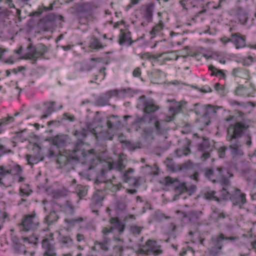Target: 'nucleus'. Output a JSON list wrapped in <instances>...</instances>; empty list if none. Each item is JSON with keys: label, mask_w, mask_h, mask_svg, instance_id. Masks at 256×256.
<instances>
[{"label": "nucleus", "mask_w": 256, "mask_h": 256, "mask_svg": "<svg viewBox=\"0 0 256 256\" xmlns=\"http://www.w3.org/2000/svg\"><path fill=\"white\" fill-rule=\"evenodd\" d=\"M247 126L242 123L236 122L228 128L226 140L230 143L228 149L232 158H237L244 154L242 148V142L240 140Z\"/></svg>", "instance_id": "obj_1"}, {"label": "nucleus", "mask_w": 256, "mask_h": 256, "mask_svg": "<svg viewBox=\"0 0 256 256\" xmlns=\"http://www.w3.org/2000/svg\"><path fill=\"white\" fill-rule=\"evenodd\" d=\"M149 123H152L154 128H146L144 130V134L146 138H154V134L158 135L162 134L166 130V122L164 120H160L156 116H150L149 118Z\"/></svg>", "instance_id": "obj_2"}, {"label": "nucleus", "mask_w": 256, "mask_h": 256, "mask_svg": "<svg viewBox=\"0 0 256 256\" xmlns=\"http://www.w3.org/2000/svg\"><path fill=\"white\" fill-rule=\"evenodd\" d=\"M18 226L22 233L34 231L39 228L40 220L36 212H33L30 214L24 215Z\"/></svg>", "instance_id": "obj_3"}, {"label": "nucleus", "mask_w": 256, "mask_h": 256, "mask_svg": "<svg viewBox=\"0 0 256 256\" xmlns=\"http://www.w3.org/2000/svg\"><path fill=\"white\" fill-rule=\"evenodd\" d=\"M194 110L197 114L204 113L203 116L199 121L200 124L201 123L204 124V127H206L209 124L210 122V118L215 116L216 114V109L210 105L201 106L196 104Z\"/></svg>", "instance_id": "obj_4"}, {"label": "nucleus", "mask_w": 256, "mask_h": 256, "mask_svg": "<svg viewBox=\"0 0 256 256\" xmlns=\"http://www.w3.org/2000/svg\"><path fill=\"white\" fill-rule=\"evenodd\" d=\"M137 106L142 108L144 113L148 114L154 113L160 108L154 99L144 95L138 98Z\"/></svg>", "instance_id": "obj_5"}, {"label": "nucleus", "mask_w": 256, "mask_h": 256, "mask_svg": "<svg viewBox=\"0 0 256 256\" xmlns=\"http://www.w3.org/2000/svg\"><path fill=\"white\" fill-rule=\"evenodd\" d=\"M162 252L161 246L158 244L156 240H148L144 244L139 245L138 254H144L147 255H159Z\"/></svg>", "instance_id": "obj_6"}, {"label": "nucleus", "mask_w": 256, "mask_h": 256, "mask_svg": "<svg viewBox=\"0 0 256 256\" xmlns=\"http://www.w3.org/2000/svg\"><path fill=\"white\" fill-rule=\"evenodd\" d=\"M205 176L213 182H220L221 184H228L229 180L222 174V168L221 166L216 168H208L205 170Z\"/></svg>", "instance_id": "obj_7"}, {"label": "nucleus", "mask_w": 256, "mask_h": 256, "mask_svg": "<svg viewBox=\"0 0 256 256\" xmlns=\"http://www.w3.org/2000/svg\"><path fill=\"white\" fill-rule=\"evenodd\" d=\"M7 172L10 176V180H12L13 182L14 181L22 182L24 180V178L22 176V170L20 166L14 163L6 164Z\"/></svg>", "instance_id": "obj_8"}, {"label": "nucleus", "mask_w": 256, "mask_h": 256, "mask_svg": "<svg viewBox=\"0 0 256 256\" xmlns=\"http://www.w3.org/2000/svg\"><path fill=\"white\" fill-rule=\"evenodd\" d=\"M74 134L78 138V142L76 143L74 149V153L76 154L73 158L78 160L80 158V154H84V152L83 150H81V148L83 146L82 140L85 138L87 135L86 130L83 128L81 130H76Z\"/></svg>", "instance_id": "obj_9"}, {"label": "nucleus", "mask_w": 256, "mask_h": 256, "mask_svg": "<svg viewBox=\"0 0 256 256\" xmlns=\"http://www.w3.org/2000/svg\"><path fill=\"white\" fill-rule=\"evenodd\" d=\"M53 234L50 233L48 238H44L42 240V248L44 250L43 256H56V248L50 243L53 240Z\"/></svg>", "instance_id": "obj_10"}, {"label": "nucleus", "mask_w": 256, "mask_h": 256, "mask_svg": "<svg viewBox=\"0 0 256 256\" xmlns=\"http://www.w3.org/2000/svg\"><path fill=\"white\" fill-rule=\"evenodd\" d=\"M224 240V234L222 233L218 236L212 237L208 248L210 252L214 254L218 253L222 249Z\"/></svg>", "instance_id": "obj_11"}, {"label": "nucleus", "mask_w": 256, "mask_h": 256, "mask_svg": "<svg viewBox=\"0 0 256 256\" xmlns=\"http://www.w3.org/2000/svg\"><path fill=\"white\" fill-rule=\"evenodd\" d=\"M154 9V4L153 3L142 5L140 7V11L142 18L148 23L152 22Z\"/></svg>", "instance_id": "obj_12"}, {"label": "nucleus", "mask_w": 256, "mask_h": 256, "mask_svg": "<svg viewBox=\"0 0 256 256\" xmlns=\"http://www.w3.org/2000/svg\"><path fill=\"white\" fill-rule=\"evenodd\" d=\"M230 200L234 205L242 208L244 204L246 202V194L242 192L240 189L234 187Z\"/></svg>", "instance_id": "obj_13"}, {"label": "nucleus", "mask_w": 256, "mask_h": 256, "mask_svg": "<svg viewBox=\"0 0 256 256\" xmlns=\"http://www.w3.org/2000/svg\"><path fill=\"white\" fill-rule=\"evenodd\" d=\"M164 181L166 186L172 185L174 188V190L176 195L181 194L186 191V182L180 183L170 177L166 178Z\"/></svg>", "instance_id": "obj_14"}, {"label": "nucleus", "mask_w": 256, "mask_h": 256, "mask_svg": "<svg viewBox=\"0 0 256 256\" xmlns=\"http://www.w3.org/2000/svg\"><path fill=\"white\" fill-rule=\"evenodd\" d=\"M48 51L46 47L42 44H38L36 46L34 50L26 54V58L30 60H36Z\"/></svg>", "instance_id": "obj_15"}, {"label": "nucleus", "mask_w": 256, "mask_h": 256, "mask_svg": "<svg viewBox=\"0 0 256 256\" xmlns=\"http://www.w3.org/2000/svg\"><path fill=\"white\" fill-rule=\"evenodd\" d=\"M7 172L6 165L0 166V185L8 188L13 184V181L10 180V176Z\"/></svg>", "instance_id": "obj_16"}, {"label": "nucleus", "mask_w": 256, "mask_h": 256, "mask_svg": "<svg viewBox=\"0 0 256 256\" xmlns=\"http://www.w3.org/2000/svg\"><path fill=\"white\" fill-rule=\"evenodd\" d=\"M232 42L236 49L242 48L246 46V36L240 32L232 34Z\"/></svg>", "instance_id": "obj_17"}, {"label": "nucleus", "mask_w": 256, "mask_h": 256, "mask_svg": "<svg viewBox=\"0 0 256 256\" xmlns=\"http://www.w3.org/2000/svg\"><path fill=\"white\" fill-rule=\"evenodd\" d=\"M102 60L101 58H92L89 61H84L80 64V70L88 71L96 66L97 63L100 62Z\"/></svg>", "instance_id": "obj_18"}, {"label": "nucleus", "mask_w": 256, "mask_h": 256, "mask_svg": "<svg viewBox=\"0 0 256 256\" xmlns=\"http://www.w3.org/2000/svg\"><path fill=\"white\" fill-rule=\"evenodd\" d=\"M210 146L209 140L206 138H202V142L198 144V150L204 152L201 156V158L204 160H206L210 156V152L208 150Z\"/></svg>", "instance_id": "obj_19"}, {"label": "nucleus", "mask_w": 256, "mask_h": 256, "mask_svg": "<svg viewBox=\"0 0 256 256\" xmlns=\"http://www.w3.org/2000/svg\"><path fill=\"white\" fill-rule=\"evenodd\" d=\"M133 42H134L132 40L130 32L126 30H121L119 36V44L120 45L126 44L129 46Z\"/></svg>", "instance_id": "obj_20"}, {"label": "nucleus", "mask_w": 256, "mask_h": 256, "mask_svg": "<svg viewBox=\"0 0 256 256\" xmlns=\"http://www.w3.org/2000/svg\"><path fill=\"white\" fill-rule=\"evenodd\" d=\"M118 92L116 90H110L106 92L104 96L98 98L96 100V104L99 106H104L108 104L109 100L112 96H117Z\"/></svg>", "instance_id": "obj_21"}, {"label": "nucleus", "mask_w": 256, "mask_h": 256, "mask_svg": "<svg viewBox=\"0 0 256 256\" xmlns=\"http://www.w3.org/2000/svg\"><path fill=\"white\" fill-rule=\"evenodd\" d=\"M230 182L228 184H222L223 187L220 191L221 198L225 200H231V197L234 192V187L230 186Z\"/></svg>", "instance_id": "obj_22"}, {"label": "nucleus", "mask_w": 256, "mask_h": 256, "mask_svg": "<svg viewBox=\"0 0 256 256\" xmlns=\"http://www.w3.org/2000/svg\"><path fill=\"white\" fill-rule=\"evenodd\" d=\"M102 126V118L98 116H96L91 122L86 124V128L90 132L94 134H96V129Z\"/></svg>", "instance_id": "obj_23"}, {"label": "nucleus", "mask_w": 256, "mask_h": 256, "mask_svg": "<svg viewBox=\"0 0 256 256\" xmlns=\"http://www.w3.org/2000/svg\"><path fill=\"white\" fill-rule=\"evenodd\" d=\"M182 214L183 218H188L190 222H192L199 220L202 215V212L200 210H192L188 213L182 212Z\"/></svg>", "instance_id": "obj_24"}, {"label": "nucleus", "mask_w": 256, "mask_h": 256, "mask_svg": "<svg viewBox=\"0 0 256 256\" xmlns=\"http://www.w3.org/2000/svg\"><path fill=\"white\" fill-rule=\"evenodd\" d=\"M125 161L124 158L120 156L118 160L112 163L110 162L108 164V168L110 170L114 169L118 171H121L126 167V164H124Z\"/></svg>", "instance_id": "obj_25"}, {"label": "nucleus", "mask_w": 256, "mask_h": 256, "mask_svg": "<svg viewBox=\"0 0 256 256\" xmlns=\"http://www.w3.org/2000/svg\"><path fill=\"white\" fill-rule=\"evenodd\" d=\"M134 170L132 168H129L127 171H126L124 174V181L126 182H130L131 180H133L132 184L134 186H138L140 178H135L133 176L132 174L134 172Z\"/></svg>", "instance_id": "obj_26"}, {"label": "nucleus", "mask_w": 256, "mask_h": 256, "mask_svg": "<svg viewBox=\"0 0 256 256\" xmlns=\"http://www.w3.org/2000/svg\"><path fill=\"white\" fill-rule=\"evenodd\" d=\"M110 222L112 224V226L109 228H112V232L114 229L118 230L120 233L124 232L125 226L118 220V218H112L110 219Z\"/></svg>", "instance_id": "obj_27"}, {"label": "nucleus", "mask_w": 256, "mask_h": 256, "mask_svg": "<svg viewBox=\"0 0 256 256\" xmlns=\"http://www.w3.org/2000/svg\"><path fill=\"white\" fill-rule=\"evenodd\" d=\"M89 8L90 6L88 4H84L82 6V12L84 15V16H86L88 24L94 22L96 19L91 10H86Z\"/></svg>", "instance_id": "obj_28"}, {"label": "nucleus", "mask_w": 256, "mask_h": 256, "mask_svg": "<svg viewBox=\"0 0 256 256\" xmlns=\"http://www.w3.org/2000/svg\"><path fill=\"white\" fill-rule=\"evenodd\" d=\"M67 138L66 136L58 135L53 138L52 142V144L58 147H62L64 146Z\"/></svg>", "instance_id": "obj_29"}, {"label": "nucleus", "mask_w": 256, "mask_h": 256, "mask_svg": "<svg viewBox=\"0 0 256 256\" xmlns=\"http://www.w3.org/2000/svg\"><path fill=\"white\" fill-rule=\"evenodd\" d=\"M108 242L102 240V241L96 240L94 242V246L92 248V249L95 250L98 248L103 251L107 252L109 250Z\"/></svg>", "instance_id": "obj_30"}, {"label": "nucleus", "mask_w": 256, "mask_h": 256, "mask_svg": "<svg viewBox=\"0 0 256 256\" xmlns=\"http://www.w3.org/2000/svg\"><path fill=\"white\" fill-rule=\"evenodd\" d=\"M104 46L100 40L95 37L92 38L89 42V47L93 50H98L102 49Z\"/></svg>", "instance_id": "obj_31"}, {"label": "nucleus", "mask_w": 256, "mask_h": 256, "mask_svg": "<svg viewBox=\"0 0 256 256\" xmlns=\"http://www.w3.org/2000/svg\"><path fill=\"white\" fill-rule=\"evenodd\" d=\"M226 217L224 212H220L216 210H214L210 216L209 220L210 222H218V220L224 219Z\"/></svg>", "instance_id": "obj_32"}, {"label": "nucleus", "mask_w": 256, "mask_h": 256, "mask_svg": "<svg viewBox=\"0 0 256 256\" xmlns=\"http://www.w3.org/2000/svg\"><path fill=\"white\" fill-rule=\"evenodd\" d=\"M60 242L64 247H71L73 245V240L70 236H61Z\"/></svg>", "instance_id": "obj_33"}, {"label": "nucleus", "mask_w": 256, "mask_h": 256, "mask_svg": "<svg viewBox=\"0 0 256 256\" xmlns=\"http://www.w3.org/2000/svg\"><path fill=\"white\" fill-rule=\"evenodd\" d=\"M58 218V215L55 212H51L48 215L46 216L44 222L50 225L54 222L57 221Z\"/></svg>", "instance_id": "obj_34"}, {"label": "nucleus", "mask_w": 256, "mask_h": 256, "mask_svg": "<svg viewBox=\"0 0 256 256\" xmlns=\"http://www.w3.org/2000/svg\"><path fill=\"white\" fill-rule=\"evenodd\" d=\"M112 232V228H108V227L103 228L102 230V240L106 242H110V238L109 235Z\"/></svg>", "instance_id": "obj_35"}, {"label": "nucleus", "mask_w": 256, "mask_h": 256, "mask_svg": "<svg viewBox=\"0 0 256 256\" xmlns=\"http://www.w3.org/2000/svg\"><path fill=\"white\" fill-rule=\"evenodd\" d=\"M22 238L24 242L34 245L37 244L38 242V237L34 234L30 236H22Z\"/></svg>", "instance_id": "obj_36"}, {"label": "nucleus", "mask_w": 256, "mask_h": 256, "mask_svg": "<svg viewBox=\"0 0 256 256\" xmlns=\"http://www.w3.org/2000/svg\"><path fill=\"white\" fill-rule=\"evenodd\" d=\"M26 159L28 161V164L31 166L37 164L40 161L42 160V159L39 156V153L36 156L27 154L26 155Z\"/></svg>", "instance_id": "obj_37"}, {"label": "nucleus", "mask_w": 256, "mask_h": 256, "mask_svg": "<svg viewBox=\"0 0 256 256\" xmlns=\"http://www.w3.org/2000/svg\"><path fill=\"white\" fill-rule=\"evenodd\" d=\"M76 192L80 198L85 196L88 192V187L82 185H78L76 189Z\"/></svg>", "instance_id": "obj_38"}, {"label": "nucleus", "mask_w": 256, "mask_h": 256, "mask_svg": "<svg viewBox=\"0 0 256 256\" xmlns=\"http://www.w3.org/2000/svg\"><path fill=\"white\" fill-rule=\"evenodd\" d=\"M216 192L212 190H206L204 193V197L207 200H212L218 202H220V198L215 196Z\"/></svg>", "instance_id": "obj_39"}, {"label": "nucleus", "mask_w": 256, "mask_h": 256, "mask_svg": "<svg viewBox=\"0 0 256 256\" xmlns=\"http://www.w3.org/2000/svg\"><path fill=\"white\" fill-rule=\"evenodd\" d=\"M164 23L160 21V22L153 27L152 30L150 32V35L152 38L154 37L156 35L159 34L164 28Z\"/></svg>", "instance_id": "obj_40"}, {"label": "nucleus", "mask_w": 256, "mask_h": 256, "mask_svg": "<svg viewBox=\"0 0 256 256\" xmlns=\"http://www.w3.org/2000/svg\"><path fill=\"white\" fill-rule=\"evenodd\" d=\"M236 14L240 18V20L242 22H244L246 21L247 17L244 10L240 7L238 6L236 9Z\"/></svg>", "instance_id": "obj_41"}, {"label": "nucleus", "mask_w": 256, "mask_h": 256, "mask_svg": "<svg viewBox=\"0 0 256 256\" xmlns=\"http://www.w3.org/2000/svg\"><path fill=\"white\" fill-rule=\"evenodd\" d=\"M208 70L212 72V76H220L223 78L225 77V74L221 70L217 69L212 65L208 66Z\"/></svg>", "instance_id": "obj_42"}, {"label": "nucleus", "mask_w": 256, "mask_h": 256, "mask_svg": "<svg viewBox=\"0 0 256 256\" xmlns=\"http://www.w3.org/2000/svg\"><path fill=\"white\" fill-rule=\"evenodd\" d=\"M57 162L60 164L61 167L66 166L69 161L67 156L59 154L56 159Z\"/></svg>", "instance_id": "obj_43"}, {"label": "nucleus", "mask_w": 256, "mask_h": 256, "mask_svg": "<svg viewBox=\"0 0 256 256\" xmlns=\"http://www.w3.org/2000/svg\"><path fill=\"white\" fill-rule=\"evenodd\" d=\"M12 247L14 252L16 254H26V250L24 245L21 243H19L15 245H12Z\"/></svg>", "instance_id": "obj_44"}, {"label": "nucleus", "mask_w": 256, "mask_h": 256, "mask_svg": "<svg viewBox=\"0 0 256 256\" xmlns=\"http://www.w3.org/2000/svg\"><path fill=\"white\" fill-rule=\"evenodd\" d=\"M106 68L105 67H102L100 68L98 70V74H94V80H99L100 82L102 81L106 75Z\"/></svg>", "instance_id": "obj_45"}, {"label": "nucleus", "mask_w": 256, "mask_h": 256, "mask_svg": "<svg viewBox=\"0 0 256 256\" xmlns=\"http://www.w3.org/2000/svg\"><path fill=\"white\" fill-rule=\"evenodd\" d=\"M102 200V196H100L98 193H96L94 194L92 200L93 204H94L95 205L101 206Z\"/></svg>", "instance_id": "obj_46"}, {"label": "nucleus", "mask_w": 256, "mask_h": 256, "mask_svg": "<svg viewBox=\"0 0 256 256\" xmlns=\"http://www.w3.org/2000/svg\"><path fill=\"white\" fill-rule=\"evenodd\" d=\"M150 116L144 115L142 117H137L134 120V123L136 124H142L146 122L147 120L149 122V118Z\"/></svg>", "instance_id": "obj_47"}, {"label": "nucleus", "mask_w": 256, "mask_h": 256, "mask_svg": "<svg viewBox=\"0 0 256 256\" xmlns=\"http://www.w3.org/2000/svg\"><path fill=\"white\" fill-rule=\"evenodd\" d=\"M143 228L142 227L138 226H130V232L134 235H139L140 234V232Z\"/></svg>", "instance_id": "obj_48"}, {"label": "nucleus", "mask_w": 256, "mask_h": 256, "mask_svg": "<svg viewBox=\"0 0 256 256\" xmlns=\"http://www.w3.org/2000/svg\"><path fill=\"white\" fill-rule=\"evenodd\" d=\"M228 150L226 146L220 147L218 150V154L220 158H224L226 156V152Z\"/></svg>", "instance_id": "obj_49"}, {"label": "nucleus", "mask_w": 256, "mask_h": 256, "mask_svg": "<svg viewBox=\"0 0 256 256\" xmlns=\"http://www.w3.org/2000/svg\"><path fill=\"white\" fill-rule=\"evenodd\" d=\"M11 152L12 150H10L4 146L0 144V157L6 154Z\"/></svg>", "instance_id": "obj_50"}, {"label": "nucleus", "mask_w": 256, "mask_h": 256, "mask_svg": "<svg viewBox=\"0 0 256 256\" xmlns=\"http://www.w3.org/2000/svg\"><path fill=\"white\" fill-rule=\"evenodd\" d=\"M253 58V57L251 56L244 58L242 61L243 64L246 66L250 65L254 62Z\"/></svg>", "instance_id": "obj_51"}, {"label": "nucleus", "mask_w": 256, "mask_h": 256, "mask_svg": "<svg viewBox=\"0 0 256 256\" xmlns=\"http://www.w3.org/2000/svg\"><path fill=\"white\" fill-rule=\"evenodd\" d=\"M190 142L189 140H188L186 143L185 144V146L182 150V154H183L185 156H187L188 154L190 153Z\"/></svg>", "instance_id": "obj_52"}, {"label": "nucleus", "mask_w": 256, "mask_h": 256, "mask_svg": "<svg viewBox=\"0 0 256 256\" xmlns=\"http://www.w3.org/2000/svg\"><path fill=\"white\" fill-rule=\"evenodd\" d=\"M246 72L243 68H236L233 70V74L236 76H241L240 73Z\"/></svg>", "instance_id": "obj_53"}, {"label": "nucleus", "mask_w": 256, "mask_h": 256, "mask_svg": "<svg viewBox=\"0 0 256 256\" xmlns=\"http://www.w3.org/2000/svg\"><path fill=\"white\" fill-rule=\"evenodd\" d=\"M196 187L194 184H186V192H189L190 194L196 191Z\"/></svg>", "instance_id": "obj_54"}, {"label": "nucleus", "mask_w": 256, "mask_h": 256, "mask_svg": "<svg viewBox=\"0 0 256 256\" xmlns=\"http://www.w3.org/2000/svg\"><path fill=\"white\" fill-rule=\"evenodd\" d=\"M84 16V15L83 12H82L80 16L79 22L80 24H88V20H86V16Z\"/></svg>", "instance_id": "obj_55"}, {"label": "nucleus", "mask_w": 256, "mask_h": 256, "mask_svg": "<svg viewBox=\"0 0 256 256\" xmlns=\"http://www.w3.org/2000/svg\"><path fill=\"white\" fill-rule=\"evenodd\" d=\"M56 19V16L54 14L51 13L47 15L45 18L44 20L46 21H50V22H53Z\"/></svg>", "instance_id": "obj_56"}, {"label": "nucleus", "mask_w": 256, "mask_h": 256, "mask_svg": "<svg viewBox=\"0 0 256 256\" xmlns=\"http://www.w3.org/2000/svg\"><path fill=\"white\" fill-rule=\"evenodd\" d=\"M141 69L140 68H136L132 72V75L134 77H140L141 76Z\"/></svg>", "instance_id": "obj_57"}, {"label": "nucleus", "mask_w": 256, "mask_h": 256, "mask_svg": "<svg viewBox=\"0 0 256 256\" xmlns=\"http://www.w3.org/2000/svg\"><path fill=\"white\" fill-rule=\"evenodd\" d=\"M126 206L124 203L118 201L116 202V208L120 210H123L126 208Z\"/></svg>", "instance_id": "obj_58"}, {"label": "nucleus", "mask_w": 256, "mask_h": 256, "mask_svg": "<svg viewBox=\"0 0 256 256\" xmlns=\"http://www.w3.org/2000/svg\"><path fill=\"white\" fill-rule=\"evenodd\" d=\"M114 250L118 252V254H116V256H121V254L123 251V248L122 246H114Z\"/></svg>", "instance_id": "obj_59"}, {"label": "nucleus", "mask_w": 256, "mask_h": 256, "mask_svg": "<svg viewBox=\"0 0 256 256\" xmlns=\"http://www.w3.org/2000/svg\"><path fill=\"white\" fill-rule=\"evenodd\" d=\"M220 41L224 44H226L229 42H232V34H230V38L227 36H223L220 38Z\"/></svg>", "instance_id": "obj_60"}, {"label": "nucleus", "mask_w": 256, "mask_h": 256, "mask_svg": "<svg viewBox=\"0 0 256 256\" xmlns=\"http://www.w3.org/2000/svg\"><path fill=\"white\" fill-rule=\"evenodd\" d=\"M244 90H245V88L243 86H242V85L239 86L237 87V88L236 90V91H235L236 94L237 95H240L242 94L241 92Z\"/></svg>", "instance_id": "obj_61"}, {"label": "nucleus", "mask_w": 256, "mask_h": 256, "mask_svg": "<svg viewBox=\"0 0 256 256\" xmlns=\"http://www.w3.org/2000/svg\"><path fill=\"white\" fill-rule=\"evenodd\" d=\"M214 88L218 92H222L224 90V86L222 85H221L219 83H216L214 84Z\"/></svg>", "instance_id": "obj_62"}, {"label": "nucleus", "mask_w": 256, "mask_h": 256, "mask_svg": "<svg viewBox=\"0 0 256 256\" xmlns=\"http://www.w3.org/2000/svg\"><path fill=\"white\" fill-rule=\"evenodd\" d=\"M26 70L25 67H24L23 66H20L18 67L17 68H14L12 70V72H14V74H17V72H21V71H22L23 70Z\"/></svg>", "instance_id": "obj_63"}, {"label": "nucleus", "mask_w": 256, "mask_h": 256, "mask_svg": "<svg viewBox=\"0 0 256 256\" xmlns=\"http://www.w3.org/2000/svg\"><path fill=\"white\" fill-rule=\"evenodd\" d=\"M76 240L78 242H81L84 240V236L83 234H78L76 236Z\"/></svg>", "instance_id": "obj_64"}]
</instances>
